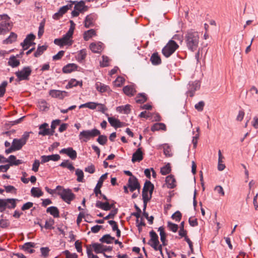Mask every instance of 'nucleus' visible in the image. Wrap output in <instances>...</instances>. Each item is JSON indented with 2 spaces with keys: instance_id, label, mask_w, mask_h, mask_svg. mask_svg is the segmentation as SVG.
<instances>
[{
  "instance_id": "f257e3e1",
  "label": "nucleus",
  "mask_w": 258,
  "mask_h": 258,
  "mask_svg": "<svg viewBox=\"0 0 258 258\" xmlns=\"http://www.w3.org/2000/svg\"><path fill=\"white\" fill-rule=\"evenodd\" d=\"M199 39L197 32L188 31L185 35V42L188 49L191 51L196 50L199 46Z\"/></svg>"
},
{
  "instance_id": "f03ea898",
  "label": "nucleus",
  "mask_w": 258,
  "mask_h": 258,
  "mask_svg": "<svg viewBox=\"0 0 258 258\" xmlns=\"http://www.w3.org/2000/svg\"><path fill=\"white\" fill-rule=\"evenodd\" d=\"M100 134V132L96 128L91 130H84L79 135V139L81 142H87L91 138H93Z\"/></svg>"
},
{
  "instance_id": "7ed1b4c3",
  "label": "nucleus",
  "mask_w": 258,
  "mask_h": 258,
  "mask_svg": "<svg viewBox=\"0 0 258 258\" xmlns=\"http://www.w3.org/2000/svg\"><path fill=\"white\" fill-rule=\"evenodd\" d=\"M178 47L179 46L176 42L170 40L163 47L162 52L166 57H168L175 51Z\"/></svg>"
},
{
  "instance_id": "20e7f679",
  "label": "nucleus",
  "mask_w": 258,
  "mask_h": 258,
  "mask_svg": "<svg viewBox=\"0 0 258 258\" xmlns=\"http://www.w3.org/2000/svg\"><path fill=\"white\" fill-rule=\"evenodd\" d=\"M57 194L68 204H70L75 198V195L70 189H65L62 186H61V188L57 192Z\"/></svg>"
},
{
  "instance_id": "39448f33",
  "label": "nucleus",
  "mask_w": 258,
  "mask_h": 258,
  "mask_svg": "<svg viewBox=\"0 0 258 258\" xmlns=\"http://www.w3.org/2000/svg\"><path fill=\"white\" fill-rule=\"evenodd\" d=\"M31 132H25L20 139H14L12 145L16 151L20 150L26 144L29 138V134Z\"/></svg>"
},
{
  "instance_id": "423d86ee",
  "label": "nucleus",
  "mask_w": 258,
  "mask_h": 258,
  "mask_svg": "<svg viewBox=\"0 0 258 258\" xmlns=\"http://www.w3.org/2000/svg\"><path fill=\"white\" fill-rule=\"evenodd\" d=\"M31 72L32 70L30 67H25L21 70L16 72L15 75L18 81L28 80Z\"/></svg>"
},
{
  "instance_id": "0eeeda50",
  "label": "nucleus",
  "mask_w": 258,
  "mask_h": 258,
  "mask_svg": "<svg viewBox=\"0 0 258 258\" xmlns=\"http://www.w3.org/2000/svg\"><path fill=\"white\" fill-rule=\"evenodd\" d=\"M13 22L10 19L2 21L0 23V35H3L9 32L12 28Z\"/></svg>"
},
{
  "instance_id": "6e6552de",
  "label": "nucleus",
  "mask_w": 258,
  "mask_h": 258,
  "mask_svg": "<svg viewBox=\"0 0 258 258\" xmlns=\"http://www.w3.org/2000/svg\"><path fill=\"white\" fill-rule=\"evenodd\" d=\"M200 88V83L198 81L189 82L187 86V91L186 94L190 97H193L196 91Z\"/></svg>"
},
{
  "instance_id": "1a4fd4ad",
  "label": "nucleus",
  "mask_w": 258,
  "mask_h": 258,
  "mask_svg": "<svg viewBox=\"0 0 258 258\" xmlns=\"http://www.w3.org/2000/svg\"><path fill=\"white\" fill-rule=\"evenodd\" d=\"M35 38V36L30 33L27 35L23 42L21 43V45L22 46L24 50L27 49L31 45L34 44V43H32L31 41L34 40Z\"/></svg>"
},
{
  "instance_id": "9d476101",
  "label": "nucleus",
  "mask_w": 258,
  "mask_h": 258,
  "mask_svg": "<svg viewBox=\"0 0 258 258\" xmlns=\"http://www.w3.org/2000/svg\"><path fill=\"white\" fill-rule=\"evenodd\" d=\"M97 18V15L94 13H92L87 15L84 21V26L86 28H89L93 26L94 22Z\"/></svg>"
},
{
  "instance_id": "9b49d317",
  "label": "nucleus",
  "mask_w": 258,
  "mask_h": 258,
  "mask_svg": "<svg viewBox=\"0 0 258 258\" xmlns=\"http://www.w3.org/2000/svg\"><path fill=\"white\" fill-rule=\"evenodd\" d=\"M49 94L52 97L62 99L67 96L68 93L64 91L51 90L49 91Z\"/></svg>"
},
{
  "instance_id": "f8f14e48",
  "label": "nucleus",
  "mask_w": 258,
  "mask_h": 258,
  "mask_svg": "<svg viewBox=\"0 0 258 258\" xmlns=\"http://www.w3.org/2000/svg\"><path fill=\"white\" fill-rule=\"evenodd\" d=\"M149 234L150 239L148 241V244L152 247H154L156 244H159L158 236L154 230L151 231Z\"/></svg>"
},
{
  "instance_id": "ddd939ff",
  "label": "nucleus",
  "mask_w": 258,
  "mask_h": 258,
  "mask_svg": "<svg viewBox=\"0 0 258 258\" xmlns=\"http://www.w3.org/2000/svg\"><path fill=\"white\" fill-rule=\"evenodd\" d=\"M59 153L67 155L72 160H75L77 158V152L72 147L62 149Z\"/></svg>"
},
{
  "instance_id": "4468645a",
  "label": "nucleus",
  "mask_w": 258,
  "mask_h": 258,
  "mask_svg": "<svg viewBox=\"0 0 258 258\" xmlns=\"http://www.w3.org/2000/svg\"><path fill=\"white\" fill-rule=\"evenodd\" d=\"M75 2L74 4V9H76L80 13H83L84 12L88 11V7L85 5V2L84 1H81L80 2Z\"/></svg>"
},
{
  "instance_id": "2eb2a0df",
  "label": "nucleus",
  "mask_w": 258,
  "mask_h": 258,
  "mask_svg": "<svg viewBox=\"0 0 258 258\" xmlns=\"http://www.w3.org/2000/svg\"><path fill=\"white\" fill-rule=\"evenodd\" d=\"M60 156L58 154H52L51 155H43L41 156V163L42 164L47 162L50 160L53 161H56L60 159Z\"/></svg>"
},
{
  "instance_id": "dca6fc26",
  "label": "nucleus",
  "mask_w": 258,
  "mask_h": 258,
  "mask_svg": "<svg viewBox=\"0 0 258 258\" xmlns=\"http://www.w3.org/2000/svg\"><path fill=\"white\" fill-rule=\"evenodd\" d=\"M73 33H72V30L68 31L66 34H64L61 39L65 45L71 46L73 44V40L71 39Z\"/></svg>"
},
{
  "instance_id": "f3484780",
  "label": "nucleus",
  "mask_w": 258,
  "mask_h": 258,
  "mask_svg": "<svg viewBox=\"0 0 258 258\" xmlns=\"http://www.w3.org/2000/svg\"><path fill=\"white\" fill-rule=\"evenodd\" d=\"M39 135L43 136L50 135V129L48 128V124L47 123H44L40 125L39 126Z\"/></svg>"
},
{
  "instance_id": "a211bd4d",
  "label": "nucleus",
  "mask_w": 258,
  "mask_h": 258,
  "mask_svg": "<svg viewBox=\"0 0 258 258\" xmlns=\"http://www.w3.org/2000/svg\"><path fill=\"white\" fill-rule=\"evenodd\" d=\"M123 91L127 96H133L136 93L135 86L134 85L125 86L123 88Z\"/></svg>"
},
{
  "instance_id": "6ab92c4d",
  "label": "nucleus",
  "mask_w": 258,
  "mask_h": 258,
  "mask_svg": "<svg viewBox=\"0 0 258 258\" xmlns=\"http://www.w3.org/2000/svg\"><path fill=\"white\" fill-rule=\"evenodd\" d=\"M103 44L100 42H93L90 45V49L94 53H99L103 49Z\"/></svg>"
},
{
  "instance_id": "aec40b11",
  "label": "nucleus",
  "mask_w": 258,
  "mask_h": 258,
  "mask_svg": "<svg viewBox=\"0 0 258 258\" xmlns=\"http://www.w3.org/2000/svg\"><path fill=\"white\" fill-rule=\"evenodd\" d=\"M95 87L96 90L100 93L110 91V87L108 85H105L99 82L96 83Z\"/></svg>"
},
{
  "instance_id": "412c9836",
  "label": "nucleus",
  "mask_w": 258,
  "mask_h": 258,
  "mask_svg": "<svg viewBox=\"0 0 258 258\" xmlns=\"http://www.w3.org/2000/svg\"><path fill=\"white\" fill-rule=\"evenodd\" d=\"M108 121L110 125L115 128L122 127L123 125V122H120L119 120L114 117H108Z\"/></svg>"
},
{
  "instance_id": "4be33fe9",
  "label": "nucleus",
  "mask_w": 258,
  "mask_h": 258,
  "mask_svg": "<svg viewBox=\"0 0 258 258\" xmlns=\"http://www.w3.org/2000/svg\"><path fill=\"white\" fill-rule=\"evenodd\" d=\"M143 159V152L141 148H138L137 151L133 154L132 161L133 162L136 161L140 162Z\"/></svg>"
},
{
  "instance_id": "5701e85b",
  "label": "nucleus",
  "mask_w": 258,
  "mask_h": 258,
  "mask_svg": "<svg viewBox=\"0 0 258 258\" xmlns=\"http://www.w3.org/2000/svg\"><path fill=\"white\" fill-rule=\"evenodd\" d=\"M166 183L167 187L169 188H173L176 186V180L174 176L172 175H168L166 177Z\"/></svg>"
},
{
  "instance_id": "b1692460",
  "label": "nucleus",
  "mask_w": 258,
  "mask_h": 258,
  "mask_svg": "<svg viewBox=\"0 0 258 258\" xmlns=\"http://www.w3.org/2000/svg\"><path fill=\"white\" fill-rule=\"evenodd\" d=\"M78 66L75 63H69L62 68V71L64 73H70L77 70Z\"/></svg>"
},
{
  "instance_id": "393cba45",
  "label": "nucleus",
  "mask_w": 258,
  "mask_h": 258,
  "mask_svg": "<svg viewBox=\"0 0 258 258\" xmlns=\"http://www.w3.org/2000/svg\"><path fill=\"white\" fill-rule=\"evenodd\" d=\"M128 186L137 187L138 189V193H139V189L140 188V184L138 181L137 178L135 176L130 177L128 181Z\"/></svg>"
},
{
  "instance_id": "a878e982",
  "label": "nucleus",
  "mask_w": 258,
  "mask_h": 258,
  "mask_svg": "<svg viewBox=\"0 0 258 258\" xmlns=\"http://www.w3.org/2000/svg\"><path fill=\"white\" fill-rule=\"evenodd\" d=\"M92 246L96 253H102L106 251L105 246L100 243H94L92 244Z\"/></svg>"
},
{
  "instance_id": "bb28decb",
  "label": "nucleus",
  "mask_w": 258,
  "mask_h": 258,
  "mask_svg": "<svg viewBox=\"0 0 258 258\" xmlns=\"http://www.w3.org/2000/svg\"><path fill=\"white\" fill-rule=\"evenodd\" d=\"M8 65L12 68L17 67L20 65V60L16 58L14 55H12L10 57L8 61Z\"/></svg>"
},
{
  "instance_id": "cd10ccee",
  "label": "nucleus",
  "mask_w": 258,
  "mask_h": 258,
  "mask_svg": "<svg viewBox=\"0 0 258 258\" xmlns=\"http://www.w3.org/2000/svg\"><path fill=\"white\" fill-rule=\"evenodd\" d=\"M46 212L49 213L54 218H58L59 216V210L57 207L51 206L46 209Z\"/></svg>"
},
{
  "instance_id": "c85d7f7f",
  "label": "nucleus",
  "mask_w": 258,
  "mask_h": 258,
  "mask_svg": "<svg viewBox=\"0 0 258 258\" xmlns=\"http://www.w3.org/2000/svg\"><path fill=\"white\" fill-rule=\"evenodd\" d=\"M35 244L33 242H26L22 246V249L24 250L27 251L28 253H32L35 251V250L33 249H31V248L34 247L35 246Z\"/></svg>"
},
{
  "instance_id": "c756f323",
  "label": "nucleus",
  "mask_w": 258,
  "mask_h": 258,
  "mask_svg": "<svg viewBox=\"0 0 258 258\" xmlns=\"http://www.w3.org/2000/svg\"><path fill=\"white\" fill-rule=\"evenodd\" d=\"M150 61L153 65H158L161 63L160 57L157 53H153L151 56Z\"/></svg>"
},
{
  "instance_id": "7c9ffc66",
  "label": "nucleus",
  "mask_w": 258,
  "mask_h": 258,
  "mask_svg": "<svg viewBox=\"0 0 258 258\" xmlns=\"http://www.w3.org/2000/svg\"><path fill=\"white\" fill-rule=\"evenodd\" d=\"M154 187V185L150 181H146L144 183L143 191H149L151 195H152Z\"/></svg>"
},
{
  "instance_id": "2f4dec72",
  "label": "nucleus",
  "mask_w": 258,
  "mask_h": 258,
  "mask_svg": "<svg viewBox=\"0 0 258 258\" xmlns=\"http://www.w3.org/2000/svg\"><path fill=\"white\" fill-rule=\"evenodd\" d=\"M166 125L163 123H156L153 124V125L151 127V131L153 132L163 130L166 131Z\"/></svg>"
},
{
  "instance_id": "473e14b6",
  "label": "nucleus",
  "mask_w": 258,
  "mask_h": 258,
  "mask_svg": "<svg viewBox=\"0 0 258 258\" xmlns=\"http://www.w3.org/2000/svg\"><path fill=\"white\" fill-rule=\"evenodd\" d=\"M114 240V237L111 236L110 234H105L100 239V241L103 243L110 244L112 243Z\"/></svg>"
},
{
  "instance_id": "72a5a7b5",
  "label": "nucleus",
  "mask_w": 258,
  "mask_h": 258,
  "mask_svg": "<svg viewBox=\"0 0 258 258\" xmlns=\"http://www.w3.org/2000/svg\"><path fill=\"white\" fill-rule=\"evenodd\" d=\"M78 85H79L80 86H82V81L80 82V81L76 80L75 79H72L69 82V83L67 85L66 88L70 89L74 87L77 86Z\"/></svg>"
},
{
  "instance_id": "f704fd0d",
  "label": "nucleus",
  "mask_w": 258,
  "mask_h": 258,
  "mask_svg": "<svg viewBox=\"0 0 258 258\" xmlns=\"http://www.w3.org/2000/svg\"><path fill=\"white\" fill-rule=\"evenodd\" d=\"M131 106L129 104L118 106L117 107V111L127 114L130 113L131 111Z\"/></svg>"
},
{
  "instance_id": "c9c22d12",
  "label": "nucleus",
  "mask_w": 258,
  "mask_h": 258,
  "mask_svg": "<svg viewBox=\"0 0 258 258\" xmlns=\"http://www.w3.org/2000/svg\"><path fill=\"white\" fill-rule=\"evenodd\" d=\"M17 38V35L14 32H11L10 36L3 41L4 44L12 43L15 41Z\"/></svg>"
},
{
  "instance_id": "e433bc0d",
  "label": "nucleus",
  "mask_w": 258,
  "mask_h": 258,
  "mask_svg": "<svg viewBox=\"0 0 258 258\" xmlns=\"http://www.w3.org/2000/svg\"><path fill=\"white\" fill-rule=\"evenodd\" d=\"M96 35L95 31L94 29H90L85 31L84 33V39L86 41L89 40L93 36Z\"/></svg>"
},
{
  "instance_id": "4c0bfd02",
  "label": "nucleus",
  "mask_w": 258,
  "mask_h": 258,
  "mask_svg": "<svg viewBox=\"0 0 258 258\" xmlns=\"http://www.w3.org/2000/svg\"><path fill=\"white\" fill-rule=\"evenodd\" d=\"M31 192L32 196L34 197L39 198L42 196L43 194V192L42 190L37 187H33L31 189Z\"/></svg>"
},
{
  "instance_id": "58836bf2",
  "label": "nucleus",
  "mask_w": 258,
  "mask_h": 258,
  "mask_svg": "<svg viewBox=\"0 0 258 258\" xmlns=\"http://www.w3.org/2000/svg\"><path fill=\"white\" fill-rule=\"evenodd\" d=\"M147 97L145 93H139L136 97V101L138 103H143L147 101Z\"/></svg>"
},
{
  "instance_id": "ea45409f",
  "label": "nucleus",
  "mask_w": 258,
  "mask_h": 258,
  "mask_svg": "<svg viewBox=\"0 0 258 258\" xmlns=\"http://www.w3.org/2000/svg\"><path fill=\"white\" fill-rule=\"evenodd\" d=\"M164 155L167 157L172 156L170 147L166 144L162 145Z\"/></svg>"
},
{
  "instance_id": "a19ab883",
  "label": "nucleus",
  "mask_w": 258,
  "mask_h": 258,
  "mask_svg": "<svg viewBox=\"0 0 258 258\" xmlns=\"http://www.w3.org/2000/svg\"><path fill=\"white\" fill-rule=\"evenodd\" d=\"M60 123V120L59 119H55L52 121L51 124V129H50V133L51 136L53 135L56 127Z\"/></svg>"
},
{
  "instance_id": "79ce46f5",
  "label": "nucleus",
  "mask_w": 258,
  "mask_h": 258,
  "mask_svg": "<svg viewBox=\"0 0 258 258\" xmlns=\"http://www.w3.org/2000/svg\"><path fill=\"white\" fill-rule=\"evenodd\" d=\"M7 208L9 209H14L16 206V199H6Z\"/></svg>"
},
{
  "instance_id": "37998d69",
  "label": "nucleus",
  "mask_w": 258,
  "mask_h": 258,
  "mask_svg": "<svg viewBox=\"0 0 258 258\" xmlns=\"http://www.w3.org/2000/svg\"><path fill=\"white\" fill-rule=\"evenodd\" d=\"M75 174L77 176V180L78 182H83L84 173L82 170L79 168L77 169L75 171Z\"/></svg>"
},
{
  "instance_id": "c03bdc74",
  "label": "nucleus",
  "mask_w": 258,
  "mask_h": 258,
  "mask_svg": "<svg viewBox=\"0 0 258 258\" xmlns=\"http://www.w3.org/2000/svg\"><path fill=\"white\" fill-rule=\"evenodd\" d=\"M46 48L47 46L45 45L38 46L36 51L34 54L35 57H37L41 55Z\"/></svg>"
},
{
  "instance_id": "a18cd8bd",
  "label": "nucleus",
  "mask_w": 258,
  "mask_h": 258,
  "mask_svg": "<svg viewBox=\"0 0 258 258\" xmlns=\"http://www.w3.org/2000/svg\"><path fill=\"white\" fill-rule=\"evenodd\" d=\"M87 55L86 50L84 49L81 50L77 56V59L78 61H83L86 57Z\"/></svg>"
},
{
  "instance_id": "49530a36",
  "label": "nucleus",
  "mask_w": 258,
  "mask_h": 258,
  "mask_svg": "<svg viewBox=\"0 0 258 258\" xmlns=\"http://www.w3.org/2000/svg\"><path fill=\"white\" fill-rule=\"evenodd\" d=\"M171 171V167L169 163L162 167L160 169V172L162 175H165Z\"/></svg>"
},
{
  "instance_id": "de8ad7c7",
  "label": "nucleus",
  "mask_w": 258,
  "mask_h": 258,
  "mask_svg": "<svg viewBox=\"0 0 258 258\" xmlns=\"http://www.w3.org/2000/svg\"><path fill=\"white\" fill-rule=\"evenodd\" d=\"M54 224V221L53 219L50 218L48 220L45 221L44 228L46 229H53V225Z\"/></svg>"
},
{
  "instance_id": "09e8293b",
  "label": "nucleus",
  "mask_w": 258,
  "mask_h": 258,
  "mask_svg": "<svg viewBox=\"0 0 258 258\" xmlns=\"http://www.w3.org/2000/svg\"><path fill=\"white\" fill-rule=\"evenodd\" d=\"M99 137L97 139V141L101 145H104L107 141V138L105 135H98Z\"/></svg>"
},
{
  "instance_id": "8fccbe9b",
  "label": "nucleus",
  "mask_w": 258,
  "mask_h": 258,
  "mask_svg": "<svg viewBox=\"0 0 258 258\" xmlns=\"http://www.w3.org/2000/svg\"><path fill=\"white\" fill-rule=\"evenodd\" d=\"M118 210L116 208H114L111 211L108 215L104 217V219L107 220L109 219H113L114 216L117 214Z\"/></svg>"
},
{
  "instance_id": "3c124183",
  "label": "nucleus",
  "mask_w": 258,
  "mask_h": 258,
  "mask_svg": "<svg viewBox=\"0 0 258 258\" xmlns=\"http://www.w3.org/2000/svg\"><path fill=\"white\" fill-rule=\"evenodd\" d=\"M61 188V186L57 185L56 188L54 189H51L49 188L48 187L46 186L45 187V190L51 195H53L54 194H57V192Z\"/></svg>"
},
{
  "instance_id": "603ef678",
  "label": "nucleus",
  "mask_w": 258,
  "mask_h": 258,
  "mask_svg": "<svg viewBox=\"0 0 258 258\" xmlns=\"http://www.w3.org/2000/svg\"><path fill=\"white\" fill-rule=\"evenodd\" d=\"M167 226L169 230L173 232H176L177 231L178 228V226L177 224L173 223L171 222H168Z\"/></svg>"
},
{
  "instance_id": "864d4df0",
  "label": "nucleus",
  "mask_w": 258,
  "mask_h": 258,
  "mask_svg": "<svg viewBox=\"0 0 258 258\" xmlns=\"http://www.w3.org/2000/svg\"><path fill=\"white\" fill-rule=\"evenodd\" d=\"M107 176V173L102 175L98 181V182L96 184L97 186H98L99 188H101V186H102L104 180L106 179Z\"/></svg>"
},
{
  "instance_id": "5fc2aeb1",
  "label": "nucleus",
  "mask_w": 258,
  "mask_h": 258,
  "mask_svg": "<svg viewBox=\"0 0 258 258\" xmlns=\"http://www.w3.org/2000/svg\"><path fill=\"white\" fill-rule=\"evenodd\" d=\"M181 213L179 211H177L172 214L171 218L176 221L179 222L181 218Z\"/></svg>"
},
{
  "instance_id": "6e6d98bb",
  "label": "nucleus",
  "mask_w": 258,
  "mask_h": 258,
  "mask_svg": "<svg viewBox=\"0 0 258 258\" xmlns=\"http://www.w3.org/2000/svg\"><path fill=\"white\" fill-rule=\"evenodd\" d=\"M7 208L6 199H0V212H4Z\"/></svg>"
},
{
  "instance_id": "4d7b16f0",
  "label": "nucleus",
  "mask_w": 258,
  "mask_h": 258,
  "mask_svg": "<svg viewBox=\"0 0 258 258\" xmlns=\"http://www.w3.org/2000/svg\"><path fill=\"white\" fill-rule=\"evenodd\" d=\"M149 191H142L143 200L146 201H149L152 198V195L150 193L148 194Z\"/></svg>"
},
{
  "instance_id": "13d9d810",
  "label": "nucleus",
  "mask_w": 258,
  "mask_h": 258,
  "mask_svg": "<svg viewBox=\"0 0 258 258\" xmlns=\"http://www.w3.org/2000/svg\"><path fill=\"white\" fill-rule=\"evenodd\" d=\"M125 81V79L122 77H118L115 81V85L117 87H120Z\"/></svg>"
},
{
  "instance_id": "bf43d9fd",
  "label": "nucleus",
  "mask_w": 258,
  "mask_h": 258,
  "mask_svg": "<svg viewBox=\"0 0 258 258\" xmlns=\"http://www.w3.org/2000/svg\"><path fill=\"white\" fill-rule=\"evenodd\" d=\"M109 58L107 56H102V61L101 66L103 67H106L109 66Z\"/></svg>"
},
{
  "instance_id": "052dcab7",
  "label": "nucleus",
  "mask_w": 258,
  "mask_h": 258,
  "mask_svg": "<svg viewBox=\"0 0 258 258\" xmlns=\"http://www.w3.org/2000/svg\"><path fill=\"white\" fill-rule=\"evenodd\" d=\"M49 249L47 247H43L40 248V251L43 256L46 257L48 255Z\"/></svg>"
},
{
  "instance_id": "680f3d73",
  "label": "nucleus",
  "mask_w": 258,
  "mask_h": 258,
  "mask_svg": "<svg viewBox=\"0 0 258 258\" xmlns=\"http://www.w3.org/2000/svg\"><path fill=\"white\" fill-rule=\"evenodd\" d=\"M204 105V102L201 101L195 105V107L197 110L201 111L203 110Z\"/></svg>"
},
{
  "instance_id": "e2e57ef3",
  "label": "nucleus",
  "mask_w": 258,
  "mask_h": 258,
  "mask_svg": "<svg viewBox=\"0 0 258 258\" xmlns=\"http://www.w3.org/2000/svg\"><path fill=\"white\" fill-rule=\"evenodd\" d=\"M40 161L38 160H35L33 165L32 170L34 172H37L40 165Z\"/></svg>"
},
{
  "instance_id": "0e129e2a",
  "label": "nucleus",
  "mask_w": 258,
  "mask_h": 258,
  "mask_svg": "<svg viewBox=\"0 0 258 258\" xmlns=\"http://www.w3.org/2000/svg\"><path fill=\"white\" fill-rule=\"evenodd\" d=\"M86 107L90 109H95L98 106V103H95L93 102H89L86 103Z\"/></svg>"
},
{
  "instance_id": "69168bd1",
  "label": "nucleus",
  "mask_w": 258,
  "mask_h": 258,
  "mask_svg": "<svg viewBox=\"0 0 258 258\" xmlns=\"http://www.w3.org/2000/svg\"><path fill=\"white\" fill-rule=\"evenodd\" d=\"M64 51L63 50L59 51L56 54L53 56L52 58L53 60H57L60 59L64 55Z\"/></svg>"
},
{
  "instance_id": "338daca9",
  "label": "nucleus",
  "mask_w": 258,
  "mask_h": 258,
  "mask_svg": "<svg viewBox=\"0 0 258 258\" xmlns=\"http://www.w3.org/2000/svg\"><path fill=\"white\" fill-rule=\"evenodd\" d=\"M87 254L88 258H99L97 255L92 252V250L88 246L87 247Z\"/></svg>"
},
{
  "instance_id": "774afa93",
  "label": "nucleus",
  "mask_w": 258,
  "mask_h": 258,
  "mask_svg": "<svg viewBox=\"0 0 258 258\" xmlns=\"http://www.w3.org/2000/svg\"><path fill=\"white\" fill-rule=\"evenodd\" d=\"M67 258H77L78 255L76 253H71L69 250H65L64 252Z\"/></svg>"
}]
</instances>
